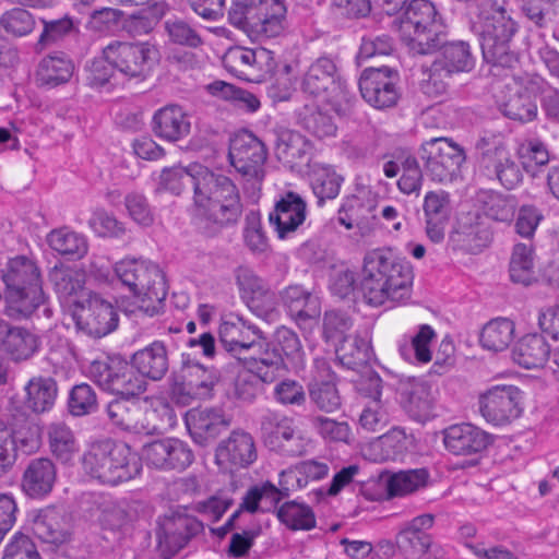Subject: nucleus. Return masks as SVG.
I'll return each instance as SVG.
<instances>
[{"instance_id":"nucleus-23","label":"nucleus","mask_w":559,"mask_h":559,"mask_svg":"<svg viewBox=\"0 0 559 559\" xmlns=\"http://www.w3.org/2000/svg\"><path fill=\"white\" fill-rule=\"evenodd\" d=\"M445 448L455 455L479 453L491 443V436L472 424L448 427L443 432Z\"/></svg>"},{"instance_id":"nucleus-41","label":"nucleus","mask_w":559,"mask_h":559,"mask_svg":"<svg viewBox=\"0 0 559 559\" xmlns=\"http://www.w3.org/2000/svg\"><path fill=\"white\" fill-rule=\"evenodd\" d=\"M239 360L250 361V369L257 372L264 383L274 382L287 369L282 354L273 344L272 348L266 344L259 356L243 355Z\"/></svg>"},{"instance_id":"nucleus-26","label":"nucleus","mask_w":559,"mask_h":559,"mask_svg":"<svg viewBox=\"0 0 559 559\" xmlns=\"http://www.w3.org/2000/svg\"><path fill=\"white\" fill-rule=\"evenodd\" d=\"M424 214L428 238L438 243L443 240L450 219V194L443 190L429 191L424 199Z\"/></svg>"},{"instance_id":"nucleus-55","label":"nucleus","mask_w":559,"mask_h":559,"mask_svg":"<svg viewBox=\"0 0 559 559\" xmlns=\"http://www.w3.org/2000/svg\"><path fill=\"white\" fill-rule=\"evenodd\" d=\"M0 26L12 37H24L35 29L36 20L29 11L13 8L1 15Z\"/></svg>"},{"instance_id":"nucleus-24","label":"nucleus","mask_w":559,"mask_h":559,"mask_svg":"<svg viewBox=\"0 0 559 559\" xmlns=\"http://www.w3.org/2000/svg\"><path fill=\"white\" fill-rule=\"evenodd\" d=\"M307 204L296 192L288 191L275 204L269 221L278 238L284 239L294 233L306 219Z\"/></svg>"},{"instance_id":"nucleus-7","label":"nucleus","mask_w":559,"mask_h":559,"mask_svg":"<svg viewBox=\"0 0 559 559\" xmlns=\"http://www.w3.org/2000/svg\"><path fill=\"white\" fill-rule=\"evenodd\" d=\"M402 28L409 32V47L417 55L437 51L447 35V25L429 0L408 2L403 13Z\"/></svg>"},{"instance_id":"nucleus-14","label":"nucleus","mask_w":559,"mask_h":559,"mask_svg":"<svg viewBox=\"0 0 559 559\" xmlns=\"http://www.w3.org/2000/svg\"><path fill=\"white\" fill-rule=\"evenodd\" d=\"M397 70L383 66L366 68L359 78L358 87L361 97L377 109L394 107L400 98Z\"/></svg>"},{"instance_id":"nucleus-52","label":"nucleus","mask_w":559,"mask_h":559,"mask_svg":"<svg viewBox=\"0 0 559 559\" xmlns=\"http://www.w3.org/2000/svg\"><path fill=\"white\" fill-rule=\"evenodd\" d=\"M428 476L424 468L399 472L388 479V493L391 497L412 493L426 486Z\"/></svg>"},{"instance_id":"nucleus-22","label":"nucleus","mask_w":559,"mask_h":559,"mask_svg":"<svg viewBox=\"0 0 559 559\" xmlns=\"http://www.w3.org/2000/svg\"><path fill=\"white\" fill-rule=\"evenodd\" d=\"M57 481V466L49 457L32 459L22 475L23 492L33 499H43L53 489Z\"/></svg>"},{"instance_id":"nucleus-8","label":"nucleus","mask_w":559,"mask_h":559,"mask_svg":"<svg viewBox=\"0 0 559 559\" xmlns=\"http://www.w3.org/2000/svg\"><path fill=\"white\" fill-rule=\"evenodd\" d=\"M87 377L103 391L130 400L144 393L147 383L120 356H106L93 360Z\"/></svg>"},{"instance_id":"nucleus-27","label":"nucleus","mask_w":559,"mask_h":559,"mask_svg":"<svg viewBox=\"0 0 559 559\" xmlns=\"http://www.w3.org/2000/svg\"><path fill=\"white\" fill-rule=\"evenodd\" d=\"M190 120L178 105H167L158 109L152 120L156 136L168 142H177L190 133Z\"/></svg>"},{"instance_id":"nucleus-43","label":"nucleus","mask_w":559,"mask_h":559,"mask_svg":"<svg viewBox=\"0 0 559 559\" xmlns=\"http://www.w3.org/2000/svg\"><path fill=\"white\" fill-rule=\"evenodd\" d=\"M278 521L290 531H310L316 527L312 509L297 500L286 501L276 509Z\"/></svg>"},{"instance_id":"nucleus-9","label":"nucleus","mask_w":559,"mask_h":559,"mask_svg":"<svg viewBox=\"0 0 559 559\" xmlns=\"http://www.w3.org/2000/svg\"><path fill=\"white\" fill-rule=\"evenodd\" d=\"M426 175L436 182H452L460 176L465 160L462 147L445 138H435L421 146Z\"/></svg>"},{"instance_id":"nucleus-48","label":"nucleus","mask_w":559,"mask_h":559,"mask_svg":"<svg viewBox=\"0 0 559 559\" xmlns=\"http://www.w3.org/2000/svg\"><path fill=\"white\" fill-rule=\"evenodd\" d=\"M181 372L183 378H189L198 396H210L211 391L218 381V374L215 370H207L198 361L191 360L188 355H182Z\"/></svg>"},{"instance_id":"nucleus-57","label":"nucleus","mask_w":559,"mask_h":559,"mask_svg":"<svg viewBox=\"0 0 559 559\" xmlns=\"http://www.w3.org/2000/svg\"><path fill=\"white\" fill-rule=\"evenodd\" d=\"M343 178L332 168L324 167L314 173L312 190L319 204L324 200H331L338 195Z\"/></svg>"},{"instance_id":"nucleus-2","label":"nucleus","mask_w":559,"mask_h":559,"mask_svg":"<svg viewBox=\"0 0 559 559\" xmlns=\"http://www.w3.org/2000/svg\"><path fill=\"white\" fill-rule=\"evenodd\" d=\"M414 274L412 265L390 249H377L364 258L359 289L364 300L380 307L400 304L411 297Z\"/></svg>"},{"instance_id":"nucleus-62","label":"nucleus","mask_w":559,"mask_h":559,"mask_svg":"<svg viewBox=\"0 0 559 559\" xmlns=\"http://www.w3.org/2000/svg\"><path fill=\"white\" fill-rule=\"evenodd\" d=\"M273 345L278 348L283 358H287L297 364L302 358V346L298 335L286 326H281L275 331Z\"/></svg>"},{"instance_id":"nucleus-32","label":"nucleus","mask_w":559,"mask_h":559,"mask_svg":"<svg viewBox=\"0 0 559 559\" xmlns=\"http://www.w3.org/2000/svg\"><path fill=\"white\" fill-rule=\"evenodd\" d=\"M0 342L4 352L14 361L29 359L38 349L37 337L26 329L11 326L0 320Z\"/></svg>"},{"instance_id":"nucleus-31","label":"nucleus","mask_w":559,"mask_h":559,"mask_svg":"<svg viewBox=\"0 0 559 559\" xmlns=\"http://www.w3.org/2000/svg\"><path fill=\"white\" fill-rule=\"evenodd\" d=\"M74 72L73 61L62 52L44 57L35 72V82L43 88H55L70 81Z\"/></svg>"},{"instance_id":"nucleus-29","label":"nucleus","mask_w":559,"mask_h":559,"mask_svg":"<svg viewBox=\"0 0 559 559\" xmlns=\"http://www.w3.org/2000/svg\"><path fill=\"white\" fill-rule=\"evenodd\" d=\"M281 299L287 312L298 324L320 317L319 298L301 285H289L281 292Z\"/></svg>"},{"instance_id":"nucleus-19","label":"nucleus","mask_w":559,"mask_h":559,"mask_svg":"<svg viewBox=\"0 0 559 559\" xmlns=\"http://www.w3.org/2000/svg\"><path fill=\"white\" fill-rule=\"evenodd\" d=\"M216 463L224 468H246L257 460L253 437L243 430H234L221 441L215 452Z\"/></svg>"},{"instance_id":"nucleus-56","label":"nucleus","mask_w":559,"mask_h":559,"mask_svg":"<svg viewBox=\"0 0 559 559\" xmlns=\"http://www.w3.org/2000/svg\"><path fill=\"white\" fill-rule=\"evenodd\" d=\"M252 50L243 46L228 48L222 59L224 68L239 79L252 81Z\"/></svg>"},{"instance_id":"nucleus-1","label":"nucleus","mask_w":559,"mask_h":559,"mask_svg":"<svg viewBox=\"0 0 559 559\" xmlns=\"http://www.w3.org/2000/svg\"><path fill=\"white\" fill-rule=\"evenodd\" d=\"M186 186L193 188L197 215L219 227L236 224L242 213L239 190L230 178L200 168L197 175L182 167L164 168L158 190L179 195Z\"/></svg>"},{"instance_id":"nucleus-63","label":"nucleus","mask_w":559,"mask_h":559,"mask_svg":"<svg viewBox=\"0 0 559 559\" xmlns=\"http://www.w3.org/2000/svg\"><path fill=\"white\" fill-rule=\"evenodd\" d=\"M311 424L318 433L325 440L333 442H349L350 428L345 421H336L325 416H314Z\"/></svg>"},{"instance_id":"nucleus-64","label":"nucleus","mask_w":559,"mask_h":559,"mask_svg":"<svg viewBox=\"0 0 559 559\" xmlns=\"http://www.w3.org/2000/svg\"><path fill=\"white\" fill-rule=\"evenodd\" d=\"M261 382V377L250 368L239 372L234 382L235 397L247 403L253 402L262 391Z\"/></svg>"},{"instance_id":"nucleus-34","label":"nucleus","mask_w":559,"mask_h":559,"mask_svg":"<svg viewBox=\"0 0 559 559\" xmlns=\"http://www.w3.org/2000/svg\"><path fill=\"white\" fill-rule=\"evenodd\" d=\"M23 406L34 414L49 412L56 402L58 385L51 377H33L24 386Z\"/></svg>"},{"instance_id":"nucleus-37","label":"nucleus","mask_w":559,"mask_h":559,"mask_svg":"<svg viewBox=\"0 0 559 559\" xmlns=\"http://www.w3.org/2000/svg\"><path fill=\"white\" fill-rule=\"evenodd\" d=\"M513 360L525 369L544 367L550 357V347L544 336L527 334L520 338L512 350Z\"/></svg>"},{"instance_id":"nucleus-39","label":"nucleus","mask_w":559,"mask_h":559,"mask_svg":"<svg viewBox=\"0 0 559 559\" xmlns=\"http://www.w3.org/2000/svg\"><path fill=\"white\" fill-rule=\"evenodd\" d=\"M335 354L338 365L348 370H358L371 358L370 342L357 334L346 335L336 346Z\"/></svg>"},{"instance_id":"nucleus-13","label":"nucleus","mask_w":559,"mask_h":559,"mask_svg":"<svg viewBox=\"0 0 559 559\" xmlns=\"http://www.w3.org/2000/svg\"><path fill=\"white\" fill-rule=\"evenodd\" d=\"M522 392L514 385H495L479 395V412L493 426H504L523 412Z\"/></svg>"},{"instance_id":"nucleus-36","label":"nucleus","mask_w":559,"mask_h":559,"mask_svg":"<svg viewBox=\"0 0 559 559\" xmlns=\"http://www.w3.org/2000/svg\"><path fill=\"white\" fill-rule=\"evenodd\" d=\"M373 200L360 195L347 197L338 210L337 222L346 229H367L376 221Z\"/></svg>"},{"instance_id":"nucleus-54","label":"nucleus","mask_w":559,"mask_h":559,"mask_svg":"<svg viewBox=\"0 0 559 559\" xmlns=\"http://www.w3.org/2000/svg\"><path fill=\"white\" fill-rule=\"evenodd\" d=\"M50 281L61 298L76 296L84 288V274L71 267H53L50 272Z\"/></svg>"},{"instance_id":"nucleus-60","label":"nucleus","mask_w":559,"mask_h":559,"mask_svg":"<svg viewBox=\"0 0 559 559\" xmlns=\"http://www.w3.org/2000/svg\"><path fill=\"white\" fill-rule=\"evenodd\" d=\"M127 400L122 397L114 400L108 403L106 407V413L109 420L128 431H139V425L135 420V415L140 413L138 407H130L127 403Z\"/></svg>"},{"instance_id":"nucleus-28","label":"nucleus","mask_w":559,"mask_h":559,"mask_svg":"<svg viewBox=\"0 0 559 559\" xmlns=\"http://www.w3.org/2000/svg\"><path fill=\"white\" fill-rule=\"evenodd\" d=\"M261 338V332L255 326H246L243 322L224 321L219 326V341L224 348L233 353L235 357H243L247 352L253 350L255 347L262 348L257 342Z\"/></svg>"},{"instance_id":"nucleus-17","label":"nucleus","mask_w":559,"mask_h":559,"mask_svg":"<svg viewBox=\"0 0 559 559\" xmlns=\"http://www.w3.org/2000/svg\"><path fill=\"white\" fill-rule=\"evenodd\" d=\"M79 330L90 336L100 338L118 326V313L114 306L97 294H88L87 299L73 312Z\"/></svg>"},{"instance_id":"nucleus-4","label":"nucleus","mask_w":559,"mask_h":559,"mask_svg":"<svg viewBox=\"0 0 559 559\" xmlns=\"http://www.w3.org/2000/svg\"><path fill=\"white\" fill-rule=\"evenodd\" d=\"M115 273L136 299V311L148 318L165 312L168 286L158 264L142 259H124L116 263Z\"/></svg>"},{"instance_id":"nucleus-21","label":"nucleus","mask_w":559,"mask_h":559,"mask_svg":"<svg viewBox=\"0 0 559 559\" xmlns=\"http://www.w3.org/2000/svg\"><path fill=\"white\" fill-rule=\"evenodd\" d=\"M185 419L191 438L200 445H206L230 425L221 408H192Z\"/></svg>"},{"instance_id":"nucleus-44","label":"nucleus","mask_w":559,"mask_h":559,"mask_svg":"<svg viewBox=\"0 0 559 559\" xmlns=\"http://www.w3.org/2000/svg\"><path fill=\"white\" fill-rule=\"evenodd\" d=\"M47 241L52 250L70 260L82 259L88 250L85 237L67 228L50 231Z\"/></svg>"},{"instance_id":"nucleus-45","label":"nucleus","mask_w":559,"mask_h":559,"mask_svg":"<svg viewBox=\"0 0 559 559\" xmlns=\"http://www.w3.org/2000/svg\"><path fill=\"white\" fill-rule=\"evenodd\" d=\"M514 338V323L506 318L489 321L481 330L480 344L491 352H502Z\"/></svg>"},{"instance_id":"nucleus-35","label":"nucleus","mask_w":559,"mask_h":559,"mask_svg":"<svg viewBox=\"0 0 559 559\" xmlns=\"http://www.w3.org/2000/svg\"><path fill=\"white\" fill-rule=\"evenodd\" d=\"M316 374L308 384L310 402L321 412L334 413L341 409L342 397L335 383L334 373L329 367Z\"/></svg>"},{"instance_id":"nucleus-53","label":"nucleus","mask_w":559,"mask_h":559,"mask_svg":"<svg viewBox=\"0 0 559 559\" xmlns=\"http://www.w3.org/2000/svg\"><path fill=\"white\" fill-rule=\"evenodd\" d=\"M67 406L74 417L93 414L98 408L97 394L87 383L75 384L69 392Z\"/></svg>"},{"instance_id":"nucleus-49","label":"nucleus","mask_w":559,"mask_h":559,"mask_svg":"<svg viewBox=\"0 0 559 559\" xmlns=\"http://www.w3.org/2000/svg\"><path fill=\"white\" fill-rule=\"evenodd\" d=\"M35 533L46 543L62 544L68 540L69 533L61 523V516L55 509L43 511L34 522Z\"/></svg>"},{"instance_id":"nucleus-59","label":"nucleus","mask_w":559,"mask_h":559,"mask_svg":"<svg viewBox=\"0 0 559 559\" xmlns=\"http://www.w3.org/2000/svg\"><path fill=\"white\" fill-rule=\"evenodd\" d=\"M324 99L332 106L338 116H349L353 112L356 96L348 90L346 82L340 76L329 92L324 95Z\"/></svg>"},{"instance_id":"nucleus-51","label":"nucleus","mask_w":559,"mask_h":559,"mask_svg":"<svg viewBox=\"0 0 559 559\" xmlns=\"http://www.w3.org/2000/svg\"><path fill=\"white\" fill-rule=\"evenodd\" d=\"M299 123L319 139L333 136L337 130L332 117L313 106L302 108L299 112Z\"/></svg>"},{"instance_id":"nucleus-16","label":"nucleus","mask_w":559,"mask_h":559,"mask_svg":"<svg viewBox=\"0 0 559 559\" xmlns=\"http://www.w3.org/2000/svg\"><path fill=\"white\" fill-rule=\"evenodd\" d=\"M103 55L122 74L138 78L150 70L156 58L157 49L147 41L114 40L103 49Z\"/></svg>"},{"instance_id":"nucleus-50","label":"nucleus","mask_w":559,"mask_h":559,"mask_svg":"<svg viewBox=\"0 0 559 559\" xmlns=\"http://www.w3.org/2000/svg\"><path fill=\"white\" fill-rule=\"evenodd\" d=\"M263 0H231L228 21L251 37Z\"/></svg>"},{"instance_id":"nucleus-11","label":"nucleus","mask_w":559,"mask_h":559,"mask_svg":"<svg viewBox=\"0 0 559 559\" xmlns=\"http://www.w3.org/2000/svg\"><path fill=\"white\" fill-rule=\"evenodd\" d=\"M203 530V523L189 514L186 509L171 511L159 520L156 531L158 547L163 556L167 559L173 557Z\"/></svg>"},{"instance_id":"nucleus-38","label":"nucleus","mask_w":559,"mask_h":559,"mask_svg":"<svg viewBox=\"0 0 559 559\" xmlns=\"http://www.w3.org/2000/svg\"><path fill=\"white\" fill-rule=\"evenodd\" d=\"M439 49H441V56L435 61L445 70V74L469 72L474 69L475 58L467 41H447L445 35L437 50Z\"/></svg>"},{"instance_id":"nucleus-3","label":"nucleus","mask_w":559,"mask_h":559,"mask_svg":"<svg viewBox=\"0 0 559 559\" xmlns=\"http://www.w3.org/2000/svg\"><path fill=\"white\" fill-rule=\"evenodd\" d=\"M4 285V313L12 319H26L45 304L41 272L37 261L27 255L9 259L1 269Z\"/></svg>"},{"instance_id":"nucleus-33","label":"nucleus","mask_w":559,"mask_h":559,"mask_svg":"<svg viewBox=\"0 0 559 559\" xmlns=\"http://www.w3.org/2000/svg\"><path fill=\"white\" fill-rule=\"evenodd\" d=\"M287 8L283 0H263L251 39L274 38L285 29Z\"/></svg>"},{"instance_id":"nucleus-10","label":"nucleus","mask_w":559,"mask_h":559,"mask_svg":"<svg viewBox=\"0 0 559 559\" xmlns=\"http://www.w3.org/2000/svg\"><path fill=\"white\" fill-rule=\"evenodd\" d=\"M476 147L480 151L477 159L479 177L498 182L508 190L514 189L522 181L520 166L504 145H489L481 139Z\"/></svg>"},{"instance_id":"nucleus-12","label":"nucleus","mask_w":559,"mask_h":559,"mask_svg":"<svg viewBox=\"0 0 559 559\" xmlns=\"http://www.w3.org/2000/svg\"><path fill=\"white\" fill-rule=\"evenodd\" d=\"M261 431L270 450L284 456H300L306 453L308 441L294 426L293 419L274 412L261 417Z\"/></svg>"},{"instance_id":"nucleus-30","label":"nucleus","mask_w":559,"mask_h":559,"mask_svg":"<svg viewBox=\"0 0 559 559\" xmlns=\"http://www.w3.org/2000/svg\"><path fill=\"white\" fill-rule=\"evenodd\" d=\"M340 78L335 61L328 56L317 58L304 74L300 87L310 96H324Z\"/></svg>"},{"instance_id":"nucleus-25","label":"nucleus","mask_w":559,"mask_h":559,"mask_svg":"<svg viewBox=\"0 0 559 559\" xmlns=\"http://www.w3.org/2000/svg\"><path fill=\"white\" fill-rule=\"evenodd\" d=\"M130 364L142 379L160 381L169 370L168 348L163 341H154L133 353Z\"/></svg>"},{"instance_id":"nucleus-40","label":"nucleus","mask_w":559,"mask_h":559,"mask_svg":"<svg viewBox=\"0 0 559 559\" xmlns=\"http://www.w3.org/2000/svg\"><path fill=\"white\" fill-rule=\"evenodd\" d=\"M47 440L50 452L60 462L71 463L79 452V443L72 429L62 421L47 426Z\"/></svg>"},{"instance_id":"nucleus-20","label":"nucleus","mask_w":559,"mask_h":559,"mask_svg":"<svg viewBox=\"0 0 559 559\" xmlns=\"http://www.w3.org/2000/svg\"><path fill=\"white\" fill-rule=\"evenodd\" d=\"M403 409L417 421H425L432 414L433 397L430 386L420 378L401 379L397 386Z\"/></svg>"},{"instance_id":"nucleus-5","label":"nucleus","mask_w":559,"mask_h":559,"mask_svg":"<svg viewBox=\"0 0 559 559\" xmlns=\"http://www.w3.org/2000/svg\"><path fill=\"white\" fill-rule=\"evenodd\" d=\"M82 465L92 478L109 486L129 481L142 471L136 453L128 444L111 439L93 442L83 454Z\"/></svg>"},{"instance_id":"nucleus-15","label":"nucleus","mask_w":559,"mask_h":559,"mask_svg":"<svg viewBox=\"0 0 559 559\" xmlns=\"http://www.w3.org/2000/svg\"><path fill=\"white\" fill-rule=\"evenodd\" d=\"M229 159L235 169L248 180L261 182L264 178V163L267 150L252 132L242 131L230 140Z\"/></svg>"},{"instance_id":"nucleus-6","label":"nucleus","mask_w":559,"mask_h":559,"mask_svg":"<svg viewBox=\"0 0 559 559\" xmlns=\"http://www.w3.org/2000/svg\"><path fill=\"white\" fill-rule=\"evenodd\" d=\"M473 29L479 37L484 60L493 66L512 68L518 56L511 49V43L519 25L511 13L500 5L483 11Z\"/></svg>"},{"instance_id":"nucleus-46","label":"nucleus","mask_w":559,"mask_h":559,"mask_svg":"<svg viewBox=\"0 0 559 559\" xmlns=\"http://www.w3.org/2000/svg\"><path fill=\"white\" fill-rule=\"evenodd\" d=\"M509 273L513 283L524 286H528L536 281L532 246L516 243L513 247Z\"/></svg>"},{"instance_id":"nucleus-47","label":"nucleus","mask_w":559,"mask_h":559,"mask_svg":"<svg viewBox=\"0 0 559 559\" xmlns=\"http://www.w3.org/2000/svg\"><path fill=\"white\" fill-rule=\"evenodd\" d=\"M499 109L509 119L530 122L537 117L538 108L531 96L520 90L513 91L509 97L499 103Z\"/></svg>"},{"instance_id":"nucleus-18","label":"nucleus","mask_w":559,"mask_h":559,"mask_svg":"<svg viewBox=\"0 0 559 559\" xmlns=\"http://www.w3.org/2000/svg\"><path fill=\"white\" fill-rule=\"evenodd\" d=\"M146 464L162 471H185L194 461L188 443L176 438H166L144 445L142 450Z\"/></svg>"},{"instance_id":"nucleus-58","label":"nucleus","mask_w":559,"mask_h":559,"mask_svg":"<svg viewBox=\"0 0 559 559\" xmlns=\"http://www.w3.org/2000/svg\"><path fill=\"white\" fill-rule=\"evenodd\" d=\"M431 544L432 538L429 534H416L401 530L396 536L397 548L407 559H420Z\"/></svg>"},{"instance_id":"nucleus-42","label":"nucleus","mask_w":559,"mask_h":559,"mask_svg":"<svg viewBox=\"0 0 559 559\" xmlns=\"http://www.w3.org/2000/svg\"><path fill=\"white\" fill-rule=\"evenodd\" d=\"M43 31L34 46L36 52L62 41L79 32V21L66 14L59 19H40Z\"/></svg>"},{"instance_id":"nucleus-61","label":"nucleus","mask_w":559,"mask_h":559,"mask_svg":"<svg viewBox=\"0 0 559 559\" xmlns=\"http://www.w3.org/2000/svg\"><path fill=\"white\" fill-rule=\"evenodd\" d=\"M402 176L397 181L399 189L405 194L419 193L423 183V171L416 157L407 155L401 158Z\"/></svg>"}]
</instances>
